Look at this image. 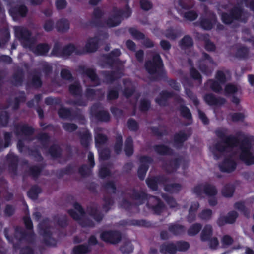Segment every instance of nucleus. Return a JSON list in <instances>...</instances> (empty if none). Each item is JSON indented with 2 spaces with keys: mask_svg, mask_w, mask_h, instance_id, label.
<instances>
[{
  "mask_svg": "<svg viewBox=\"0 0 254 254\" xmlns=\"http://www.w3.org/2000/svg\"><path fill=\"white\" fill-rule=\"evenodd\" d=\"M216 134L219 137L223 139V141L220 144L216 145L210 148L211 152L216 158L217 154L221 153L225 150H229V149L232 148L233 146H236L238 143L235 138L226 137V131L224 130H217Z\"/></svg>",
  "mask_w": 254,
  "mask_h": 254,
  "instance_id": "f257e3e1",
  "label": "nucleus"
},
{
  "mask_svg": "<svg viewBox=\"0 0 254 254\" xmlns=\"http://www.w3.org/2000/svg\"><path fill=\"white\" fill-rule=\"evenodd\" d=\"M230 78V75L229 72L219 71L217 72L216 77L217 81L216 82L210 81L208 83L214 91L218 92L221 89V85Z\"/></svg>",
  "mask_w": 254,
  "mask_h": 254,
  "instance_id": "f03ea898",
  "label": "nucleus"
},
{
  "mask_svg": "<svg viewBox=\"0 0 254 254\" xmlns=\"http://www.w3.org/2000/svg\"><path fill=\"white\" fill-rule=\"evenodd\" d=\"M101 238L105 242L115 244L120 240L121 235L117 232H104L101 234Z\"/></svg>",
  "mask_w": 254,
  "mask_h": 254,
  "instance_id": "7ed1b4c3",
  "label": "nucleus"
},
{
  "mask_svg": "<svg viewBox=\"0 0 254 254\" xmlns=\"http://www.w3.org/2000/svg\"><path fill=\"white\" fill-rule=\"evenodd\" d=\"M241 153L240 158L246 164L251 165L254 164V156L250 152V149L248 146H242L241 148Z\"/></svg>",
  "mask_w": 254,
  "mask_h": 254,
  "instance_id": "20e7f679",
  "label": "nucleus"
},
{
  "mask_svg": "<svg viewBox=\"0 0 254 254\" xmlns=\"http://www.w3.org/2000/svg\"><path fill=\"white\" fill-rule=\"evenodd\" d=\"M162 65V61L159 55H156L153 58V63L147 62L146 68L149 73H153L156 71L157 68L161 67Z\"/></svg>",
  "mask_w": 254,
  "mask_h": 254,
  "instance_id": "39448f33",
  "label": "nucleus"
},
{
  "mask_svg": "<svg viewBox=\"0 0 254 254\" xmlns=\"http://www.w3.org/2000/svg\"><path fill=\"white\" fill-rule=\"evenodd\" d=\"M187 10L188 9L185 7L181 6V8H178L179 12L187 20L192 21L195 19L197 16V14L194 11H188Z\"/></svg>",
  "mask_w": 254,
  "mask_h": 254,
  "instance_id": "423d86ee",
  "label": "nucleus"
},
{
  "mask_svg": "<svg viewBox=\"0 0 254 254\" xmlns=\"http://www.w3.org/2000/svg\"><path fill=\"white\" fill-rule=\"evenodd\" d=\"M236 167L235 162L231 160H227L220 165V169L222 171L230 172L233 171Z\"/></svg>",
  "mask_w": 254,
  "mask_h": 254,
  "instance_id": "0eeeda50",
  "label": "nucleus"
},
{
  "mask_svg": "<svg viewBox=\"0 0 254 254\" xmlns=\"http://www.w3.org/2000/svg\"><path fill=\"white\" fill-rule=\"evenodd\" d=\"M150 161V159L146 157H142L141 159V162L143 163V164H142V166L139 167L138 171V176L140 179H142L144 178L146 172L148 169V167L146 164V163L149 162Z\"/></svg>",
  "mask_w": 254,
  "mask_h": 254,
  "instance_id": "6e6552de",
  "label": "nucleus"
},
{
  "mask_svg": "<svg viewBox=\"0 0 254 254\" xmlns=\"http://www.w3.org/2000/svg\"><path fill=\"white\" fill-rule=\"evenodd\" d=\"M16 37L19 39H28L30 33L25 28L21 27H15L14 28Z\"/></svg>",
  "mask_w": 254,
  "mask_h": 254,
  "instance_id": "1a4fd4ad",
  "label": "nucleus"
},
{
  "mask_svg": "<svg viewBox=\"0 0 254 254\" xmlns=\"http://www.w3.org/2000/svg\"><path fill=\"white\" fill-rule=\"evenodd\" d=\"M74 210L69 211V214L74 219H78L83 215V211L80 205L76 203L74 205Z\"/></svg>",
  "mask_w": 254,
  "mask_h": 254,
  "instance_id": "9d476101",
  "label": "nucleus"
},
{
  "mask_svg": "<svg viewBox=\"0 0 254 254\" xmlns=\"http://www.w3.org/2000/svg\"><path fill=\"white\" fill-rule=\"evenodd\" d=\"M49 47L47 44H40L33 48V52L36 55H44L49 51Z\"/></svg>",
  "mask_w": 254,
  "mask_h": 254,
  "instance_id": "9b49d317",
  "label": "nucleus"
},
{
  "mask_svg": "<svg viewBox=\"0 0 254 254\" xmlns=\"http://www.w3.org/2000/svg\"><path fill=\"white\" fill-rule=\"evenodd\" d=\"M27 9L26 7L23 5H20L16 9L9 10V13L13 18L16 16L17 14H19L20 16H23L25 15Z\"/></svg>",
  "mask_w": 254,
  "mask_h": 254,
  "instance_id": "f8f14e48",
  "label": "nucleus"
},
{
  "mask_svg": "<svg viewBox=\"0 0 254 254\" xmlns=\"http://www.w3.org/2000/svg\"><path fill=\"white\" fill-rule=\"evenodd\" d=\"M87 52H93L97 49V40L95 38L89 39L85 46Z\"/></svg>",
  "mask_w": 254,
  "mask_h": 254,
  "instance_id": "ddd939ff",
  "label": "nucleus"
},
{
  "mask_svg": "<svg viewBox=\"0 0 254 254\" xmlns=\"http://www.w3.org/2000/svg\"><path fill=\"white\" fill-rule=\"evenodd\" d=\"M215 22V18L213 17L212 20H203L201 22V26L204 29L209 30L212 28L213 23Z\"/></svg>",
  "mask_w": 254,
  "mask_h": 254,
  "instance_id": "4468645a",
  "label": "nucleus"
},
{
  "mask_svg": "<svg viewBox=\"0 0 254 254\" xmlns=\"http://www.w3.org/2000/svg\"><path fill=\"white\" fill-rule=\"evenodd\" d=\"M125 151L126 154L128 156L131 155L133 153L132 140L130 138L126 140Z\"/></svg>",
  "mask_w": 254,
  "mask_h": 254,
  "instance_id": "2eb2a0df",
  "label": "nucleus"
},
{
  "mask_svg": "<svg viewBox=\"0 0 254 254\" xmlns=\"http://www.w3.org/2000/svg\"><path fill=\"white\" fill-rule=\"evenodd\" d=\"M211 227L210 226H206L203 229L202 235L201 239L202 240H208L211 235Z\"/></svg>",
  "mask_w": 254,
  "mask_h": 254,
  "instance_id": "dca6fc26",
  "label": "nucleus"
},
{
  "mask_svg": "<svg viewBox=\"0 0 254 254\" xmlns=\"http://www.w3.org/2000/svg\"><path fill=\"white\" fill-rule=\"evenodd\" d=\"M89 251L88 247L83 246L79 245L74 248L73 252L75 254H82L87 253Z\"/></svg>",
  "mask_w": 254,
  "mask_h": 254,
  "instance_id": "f3484780",
  "label": "nucleus"
},
{
  "mask_svg": "<svg viewBox=\"0 0 254 254\" xmlns=\"http://www.w3.org/2000/svg\"><path fill=\"white\" fill-rule=\"evenodd\" d=\"M238 91V88L233 85H227L225 87V94L229 95L234 93Z\"/></svg>",
  "mask_w": 254,
  "mask_h": 254,
  "instance_id": "a211bd4d",
  "label": "nucleus"
},
{
  "mask_svg": "<svg viewBox=\"0 0 254 254\" xmlns=\"http://www.w3.org/2000/svg\"><path fill=\"white\" fill-rule=\"evenodd\" d=\"M161 251L164 254H166L167 252L173 254L175 252V249L173 244H170L167 246H163L161 249Z\"/></svg>",
  "mask_w": 254,
  "mask_h": 254,
  "instance_id": "6ab92c4d",
  "label": "nucleus"
},
{
  "mask_svg": "<svg viewBox=\"0 0 254 254\" xmlns=\"http://www.w3.org/2000/svg\"><path fill=\"white\" fill-rule=\"evenodd\" d=\"M192 42L190 37L185 36L181 42V46L182 48L189 47L192 45Z\"/></svg>",
  "mask_w": 254,
  "mask_h": 254,
  "instance_id": "aec40b11",
  "label": "nucleus"
},
{
  "mask_svg": "<svg viewBox=\"0 0 254 254\" xmlns=\"http://www.w3.org/2000/svg\"><path fill=\"white\" fill-rule=\"evenodd\" d=\"M205 193L210 196H214L216 193V190L215 188L211 186H208L204 188Z\"/></svg>",
  "mask_w": 254,
  "mask_h": 254,
  "instance_id": "412c9836",
  "label": "nucleus"
},
{
  "mask_svg": "<svg viewBox=\"0 0 254 254\" xmlns=\"http://www.w3.org/2000/svg\"><path fill=\"white\" fill-rule=\"evenodd\" d=\"M237 214L235 212H232L230 213L227 217L225 219V223H233L236 218L237 217Z\"/></svg>",
  "mask_w": 254,
  "mask_h": 254,
  "instance_id": "4be33fe9",
  "label": "nucleus"
},
{
  "mask_svg": "<svg viewBox=\"0 0 254 254\" xmlns=\"http://www.w3.org/2000/svg\"><path fill=\"white\" fill-rule=\"evenodd\" d=\"M120 23V20L119 17L116 16L109 19L107 24L109 27H114L118 25Z\"/></svg>",
  "mask_w": 254,
  "mask_h": 254,
  "instance_id": "5701e85b",
  "label": "nucleus"
},
{
  "mask_svg": "<svg viewBox=\"0 0 254 254\" xmlns=\"http://www.w3.org/2000/svg\"><path fill=\"white\" fill-rule=\"evenodd\" d=\"M199 205L197 203H193L189 210V221H190V217H192V219L194 218L193 213L195 211H196L198 208Z\"/></svg>",
  "mask_w": 254,
  "mask_h": 254,
  "instance_id": "b1692460",
  "label": "nucleus"
},
{
  "mask_svg": "<svg viewBox=\"0 0 254 254\" xmlns=\"http://www.w3.org/2000/svg\"><path fill=\"white\" fill-rule=\"evenodd\" d=\"M130 34L137 39H142L144 38V36L141 33L138 32L137 30L134 28H131L129 30Z\"/></svg>",
  "mask_w": 254,
  "mask_h": 254,
  "instance_id": "393cba45",
  "label": "nucleus"
},
{
  "mask_svg": "<svg viewBox=\"0 0 254 254\" xmlns=\"http://www.w3.org/2000/svg\"><path fill=\"white\" fill-rule=\"evenodd\" d=\"M170 230L175 234H178L183 231V227L178 225H174L170 227Z\"/></svg>",
  "mask_w": 254,
  "mask_h": 254,
  "instance_id": "a878e982",
  "label": "nucleus"
},
{
  "mask_svg": "<svg viewBox=\"0 0 254 254\" xmlns=\"http://www.w3.org/2000/svg\"><path fill=\"white\" fill-rule=\"evenodd\" d=\"M58 24L59 31H63L69 27L68 22L65 20L59 22Z\"/></svg>",
  "mask_w": 254,
  "mask_h": 254,
  "instance_id": "bb28decb",
  "label": "nucleus"
},
{
  "mask_svg": "<svg viewBox=\"0 0 254 254\" xmlns=\"http://www.w3.org/2000/svg\"><path fill=\"white\" fill-rule=\"evenodd\" d=\"M200 229V226L198 224H196L191 227L189 230V234L190 235H194L198 233Z\"/></svg>",
  "mask_w": 254,
  "mask_h": 254,
  "instance_id": "cd10ccee",
  "label": "nucleus"
},
{
  "mask_svg": "<svg viewBox=\"0 0 254 254\" xmlns=\"http://www.w3.org/2000/svg\"><path fill=\"white\" fill-rule=\"evenodd\" d=\"M140 5L141 8L145 10H148L150 9L152 6L150 2L147 0H141L140 2Z\"/></svg>",
  "mask_w": 254,
  "mask_h": 254,
  "instance_id": "c85d7f7f",
  "label": "nucleus"
},
{
  "mask_svg": "<svg viewBox=\"0 0 254 254\" xmlns=\"http://www.w3.org/2000/svg\"><path fill=\"white\" fill-rule=\"evenodd\" d=\"M121 250L123 253H129L132 251L133 247L131 244L128 243L126 245L123 246L121 248Z\"/></svg>",
  "mask_w": 254,
  "mask_h": 254,
  "instance_id": "c756f323",
  "label": "nucleus"
},
{
  "mask_svg": "<svg viewBox=\"0 0 254 254\" xmlns=\"http://www.w3.org/2000/svg\"><path fill=\"white\" fill-rule=\"evenodd\" d=\"M71 93L74 94H77L80 91V87L77 83L71 85L69 87Z\"/></svg>",
  "mask_w": 254,
  "mask_h": 254,
  "instance_id": "7c9ffc66",
  "label": "nucleus"
},
{
  "mask_svg": "<svg viewBox=\"0 0 254 254\" xmlns=\"http://www.w3.org/2000/svg\"><path fill=\"white\" fill-rule=\"evenodd\" d=\"M181 112L183 116L188 119L191 117V114L190 110L185 107H183L181 108Z\"/></svg>",
  "mask_w": 254,
  "mask_h": 254,
  "instance_id": "2f4dec72",
  "label": "nucleus"
},
{
  "mask_svg": "<svg viewBox=\"0 0 254 254\" xmlns=\"http://www.w3.org/2000/svg\"><path fill=\"white\" fill-rule=\"evenodd\" d=\"M232 238L228 236H225L222 239V243L224 246H226L229 245L232 243Z\"/></svg>",
  "mask_w": 254,
  "mask_h": 254,
  "instance_id": "473e14b6",
  "label": "nucleus"
},
{
  "mask_svg": "<svg viewBox=\"0 0 254 254\" xmlns=\"http://www.w3.org/2000/svg\"><path fill=\"white\" fill-rule=\"evenodd\" d=\"M189 245L187 242H180L178 244V249L179 251H185L188 249Z\"/></svg>",
  "mask_w": 254,
  "mask_h": 254,
  "instance_id": "72a5a7b5",
  "label": "nucleus"
},
{
  "mask_svg": "<svg viewBox=\"0 0 254 254\" xmlns=\"http://www.w3.org/2000/svg\"><path fill=\"white\" fill-rule=\"evenodd\" d=\"M222 19L224 23L228 24L232 22L233 17L232 16L227 14H223L222 15Z\"/></svg>",
  "mask_w": 254,
  "mask_h": 254,
  "instance_id": "f704fd0d",
  "label": "nucleus"
},
{
  "mask_svg": "<svg viewBox=\"0 0 254 254\" xmlns=\"http://www.w3.org/2000/svg\"><path fill=\"white\" fill-rule=\"evenodd\" d=\"M128 126L131 130H135L137 128V123L133 120H130L128 121Z\"/></svg>",
  "mask_w": 254,
  "mask_h": 254,
  "instance_id": "c9c22d12",
  "label": "nucleus"
},
{
  "mask_svg": "<svg viewBox=\"0 0 254 254\" xmlns=\"http://www.w3.org/2000/svg\"><path fill=\"white\" fill-rule=\"evenodd\" d=\"M211 214H212V212L210 210H206L203 211L201 213V214L200 215V217L202 219H206L210 218V217L211 215Z\"/></svg>",
  "mask_w": 254,
  "mask_h": 254,
  "instance_id": "e433bc0d",
  "label": "nucleus"
},
{
  "mask_svg": "<svg viewBox=\"0 0 254 254\" xmlns=\"http://www.w3.org/2000/svg\"><path fill=\"white\" fill-rule=\"evenodd\" d=\"M66 3L65 0H57L56 6L58 9H63L65 7Z\"/></svg>",
  "mask_w": 254,
  "mask_h": 254,
  "instance_id": "4c0bfd02",
  "label": "nucleus"
},
{
  "mask_svg": "<svg viewBox=\"0 0 254 254\" xmlns=\"http://www.w3.org/2000/svg\"><path fill=\"white\" fill-rule=\"evenodd\" d=\"M146 182L147 184V185L149 188L152 189L153 190H155L157 188L156 184L154 181V180L152 179H147L146 180Z\"/></svg>",
  "mask_w": 254,
  "mask_h": 254,
  "instance_id": "58836bf2",
  "label": "nucleus"
},
{
  "mask_svg": "<svg viewBox=\"0 0 254 254\" xmlns=\"http://www.w3.org/2000/svg\"><path fill=\"white\" fill-rule=\"evenodd\" d=\"M64 128L69 131H73L76 129V126L74 124H65L64 126Z\"/></svg>",
  "mask_w": 254,
  "mask_h": 254,
  "instance_id": "ea45409f",
  "label": "nucleus"
},
{
  "mask_svg": "<svg viewBox=\"0 0 254 254\" xmlns=\"http://www.w3.org/2000/svg\"><path fill=\"white\" fill-rule=\"evenodd\" d=\"M106 139V137L102 134H97L95 136L96 141L99 143L104 142Z\"/></svg>",
  "mask_w": 254,
  "mask_h": 254,
  "instance_id": "a19ab883",
  "label": "nucleus"
},
{
  "mask_svg": "<svg viewBox=\"0 0 254 254\" xmlns=\"http://www.w3.org/2000/svg\"><path fill=\"white\" fill-rule=\"evenodd\" d=\"M186 139V136H185L183 133H181L180 134L177 135L175 137V140L176 142H182L185 141Z\"/></svg>",
  "mask_w": 254,
  "mask_h": 254,
  "instance_id": "79ce46f5",
  "label": "nucleus"
},
{
  "mask_svg": "<svg viewBox=\"0 0 254 254\" xmlns=\"http://www.w3.org/2000/svg\"><path fill=\"white\" fill-rule=\"evenodd\" d=\"M198 113L199 118L201 120L202 122L204 124H207L208 122V120L207 117L205 116V115L200 111H198Z\"/></svg>",
  "mask_w": 254,
  "mask_h": 254,
  "instance_id": "37998d69",
  "label": "nucleus"
},
{
  "mask_svg": "<svg viewBox=\"0 0 254 254\" xmlns=\"http://www.w3.org/2000/svg\"><path fill=\"white\" fill-rule=\"evenodd\" d=\"M61 75L64 79H69L71 77L69 71L67 70H63L61 72Z\"/></svg>",
  "mask_w": 254,
  "mask_h": 254,
  "instance_id": "c03bdc74",
  "label": "nucleus"
},
{
  "mask_svg": "<svg viewBox=\"0 0 254 254\" xmlns=\"http://www.w3.org/2000/svg\"><path fill=\"white\" fill-rule=\"evenodd\" d=\"M122 140L121 138H119L118 142L117 143L115 146V150L117 153H119L121 150Z\"/></svg>",
  "mask_w": 254,
  "mask_h": 254,
  "instance_id": "a18cd8bd",
  "label": "nucleus"
},
{
  "mask_svg": "<svg viewBox=\"0 0 254 254\" xmlns=\"http://www.w3.org/2000/svg\"><path fill=\"white\" fill-rule=\"evenodd\" d=\"M24 222L25 225L27 228L31 229L32 227V224L31 221L29 217H26L24 218Z\"/></svg>",
  "mask_w": 254,
  "mask_h": 254,
  "instance_id": "49530a36",
  "label": "nucleus"
},
{
  "mask_svg": "<svg viewBox=\"0 0 254 254\" xmlns=\"http://www.w3.org/2000/svg\"><path fill=\"white\" fill-rule=\"evenodd\" d=\"M157 151L160 154H166L168 153V149L166 146H161L157 148Z\"/></svg>",
  "mask_w": 254,
  "mask_h": 254,
  "instance_id": "de8ad7c7",
  "label": "nucleus"
},
{
  "mask_svg": "<svg viewBox=\"0 0 254 254\" xmlns=\"http://www.w3.org/2000/svg\"><path fill=\"white\" fill-rule=\"evenodd\" d=\"M190 74H191V76L193 78H195V79H198L200 77L199 74L198 73V72L196 70H195L194 69H192L190 71Z\"/></svg>",
  "mask_w": 254,
  "mask_h": 254,
  "instance_id": "09e8293b",
  "label": "nucleus"
},
{
  "mask_svg": "<svg viewBox=\"0 0 254 254\" xmlns=\"http://www.w3.org/2000/svg\"><path fill=\"white\" fill-rule=\"evenodd\" d=\"M205 49L208 51H213L215 49V46L212 43L208 42L205 45Z\"/></svg>",
  "mask_w": 254,
  "mask_h": 254,
  "instance_id": "8fccbe9b",
  "label": "nucleus"
},
{
  "mask_svg": "<svg viewBox=\"0 0 254 254\" xmlns=\"http://www.w3.org/2000/svg\"><path fill=\"white\" fill-rule=\"evenodd\" d=\"M126 45L127 47L130 49L131 50H134L135 49V44L134 43L130 40L127 41L126 42Z\"/></svg>",
  "mask_w": 254,
  "mask_h": 254,
  "instance_id": "3c124183",
  "label": "nucleus"
},
{
  "mask_svg": "<svg viewBox=\"0 0 254 254\" xmlns=\"http://www.w3.org/2000/svg\"><path fill=\"white\" fill-rule=\"evenodd\" d=\"M244 118L243 115L242 114L239 113V114H235L233 115L232 116V119L234 121H239L240 120H242Z\"/></svg>",
  "mask_w": 254,
  "mask_h": 254,
  "instance_id": "603ef678",
  "label": "nucleus"
},
{
  "mask_svg": "<svg viewBox=\"0 0 254 254\" xmlns=\"http://www.w3.org/2000/svg\"><path fill=\"white\" fill-rule=\"evenodd\" d=\"M218 241L216 238H213L210 240V245L212 248H215V247L218 245Z\"/></svg>",
  "mask_w": 254,
  "mask_h": 254,
  "instance_id": "864d4df0",
  "label": "nucleus"
},
{
  "mask_svg": "<svg viewBox=\"0 0 254 254\" xmlns=\"http://www.w3.org/2000/svg\"><path fill=\"white\" fill-rule=\"evenodd\" d=\"M166 201L171 207H174L175 206L176 202L175 200L172 198H165Z\"/></svg>",
  "mask_w": 254,
  "mask_h": 254,
  "instance_id": "5fc2aeb1",
  "label": "nucleus"
},
{
  "mask_svg": "<svg viewBox=\"0 0 254 254\" xmlns=\"http://www.w3.org/2000/svg\"><path fill=\"white\" fill-rule=\"evenodd\" d=\"M53 27V23L51 21L47 22L45 25L44 28L46 31H50L52 29Z\"/></svg>",
  "mask_w": 254,
  "mask_h": 254,
  "instance_id": "6e6d98bb",
  "label": "nucleus"
},
{
  "mask_svg": "<svg viewBox=\"0 0 254 254\" xmlns=\"http://www.w3.org/2000/svg\"><path fill=\"white\" fill-rule=\"evenodd\" d=\"M161 47L165 50L169 49L170 45L169 43L166 41H162L160 43Z\"/></svg>",
  "mask_w": 254,
  "mask_h": 254,
  "instance_id": "4d7b16f0",
  "label": "nucleus"
},
{
  "mask_svg": "<svg viewBox=\"0 0 254 254\" xmlns=\"http://www.w3.org/2000/svg\"><path fill=\"white\" fill-rule=\"evenodd\" d=\"M74 50L75 47L72 45H69L65 49V51L67 52V54L68 55L73 53L74 51Z\"/></svg>",
  "mask_w": 254,
  "mask_h": 254,
  "instance_id": "13d9d810",
  "label": "nucleus"
},
{
  "mask_svg": "<svg viewBox=\"0 0 254 254\" xmlns=\"http://www.w3.org/2000/svg\"><path fill=\"white\" fill-rule=\"evenodd\" d=\"M227 190H222V193H223V195L225 196V197H230L232 195V194H233V191L231 189H228V193H226L225 192V191Z\"/></svg>",
  "mask_w": 254,
  "mask_h": 254,
  "instance_id": "bf43d9fd",
  "label": "nucleus"
},
{
  "mask_svg": "<svg viewBox=\"0 0 254 254\" xmlns=\"http://www.w3.org/2000/svg\"><path fill=\"white\" fill-rule=\"evenodd\" d=\"M109 98L110 99H114L118 97V94L115 91H112L109 93Z\"/></svg>",
  "mask_w": 254,
  "mask_h": 254,
  "instance_id": "052dcab7",
  "label": "nucleus"
},
{
  "mask_svg": "<svg viewBox=\"0 0 254 254\" xmlns=\"http://www.w3.org/2000/svg\"><path fill=\"white\" fill-rule=\"evenodd\" d=\"M149 105V103L147 101L142 102L141 108L142 110H146Z\"/></svg>",
  "mask_w": 254,
  "mask_h": 254,
  "instance_id": "680f3d73",
  "label": "nucleus"
},
{
  "mask_svg": "<svg viewBox=\"0 0 254 254\" xmlns=\"http://www.w3.org/2000/svg\"><path fill=\"white\" fill-rule=\"evenodd\" d=\"M143 52L142 51H138L136 53V57L137 58V59L139 60V61H141L142 60V58H143Z\"/></svg>",
  "mask_w": 254,
  "mask_h": 254,
  "instance_id": "e2e57ef3",
  "label": "nucleus"
},
{
  "mask_svg": "<svg viewBox=\"0 0 254 254\" xmlns=\"http://www.w3.org/2000/svg\"><path fill=\"white\" fill-rule=\"evenodd\" d=\"M88 160L91 164V167H93L94 165L93 161V154L91 153H89L88 154Z\"/></svg>",
  "mask_w": 254,
  "mask_h": 254,
  "instance_id": "0e129e2a",
  "label": "nucleus"
},
{
  "mask_svg": "<svg viewBox=\"0 0 254 254\" xmlns=\"http://www.w3.org/2000/svg\"><path fill=\"white\" fill-rule=\"evenodd\" d=\"M13 212V209L11 206H7L5 209V213L8 215H11Z\"/></svg>",
  "mask_w": 254,
  "mask_h": 254,
  "instance_id": "69168bd1",
  "label": "nucleus"
},
{
  "mask_svg": "<svg viewBox=\"0 0 254 254\" xmlns=\"http://www.w3.org/2000/svg\"><path fill=\"white\" fill-rule=\"evenodd\" d=\"M96 243H97V240H96V238L94 236H92L89 240V243L90 245H94V244H96Z\"/></svg>",
  "mask_w": 254,
  "mask_h": 254,
  "instance_id": "338daca9",
  "label": "nucleus"
},
{
  "mask_svg": "<svg viewBox=\"0 0 254 254\" xmlns=\"http://www.w3.org/2000/svg\"><path fill=\"white\" fill-rule=\"evenodd\" d=\"M248 80L249 83L252 85H253L254 84V76L252 75H249L248 76Z\"/></svg>",
  "mask_w": 254,
  "mask_h": 254,
  "instance_id": "774afa93",
  "label": "nucleus"
}]
</instances>
